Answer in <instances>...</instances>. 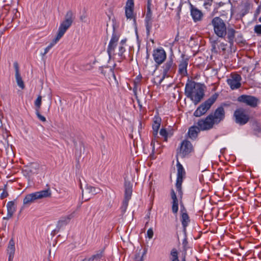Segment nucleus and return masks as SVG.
<instances>
[{"label":"nucleus","instance_id":"46","mask_svg":"<svg viewBox=\"0 0 261 261\" xmlns=\"http://www.w3.org/2000/svg\"><path fill=\"white\" fill-rule=\"evenodd\" d=\"M258 20H259V22H261V16L259 17V19H258Z\"/></svg>","mask_w":261,"mask_h":261},{"label":"nucleus","instance_id":"6","mask_svg":"<svg viewBox=\"0 0 261 261\" xmlns=\"http://www.w3.org/2000/svg\"><path fill=\"white\" fill-rule=\"evenodd\" d=\"M194 147L192 143L188 139L182 140L177 149L176 158L180 156L181 158H185L194 153Z\"/></svg>","mask_w":261,"mask_h":261},{"label":"nucleus","instance_id":"41","mask_svg":"<svg viewBox=\"0 0 261 261\" xmlns=\"http://www.w3.org/2000/svg\"><path fill=\"white\" fill-rule=\"evenodd\" d=\"M156 158V156L154 155V154H153V153H152L150 155V159L151 160H154Z\"/></svg>","mask_w":261,"mask_h":261},{"label":"nucleus","instance_id":"8","mask_svg":"<svg viewBox=\"0 0 261 261\" xmlns=\"http://www.w3.org/2000/svg\"><path fill=\"white\" fill-rule=\"evenodd\" d=\"M233 117L235 122L241 125L246 124L250 119L248 111L243 108H238L234 111Z\"/></svg>","mask_w":261,"mask_h":261},{"label":"nucleus","instance_id":"29","mask_svg":"<svg viewBox=\"0 0 261 261\" xmlns=\"http://www.w3.org/2000/svg\"><path fill=\"white\" fill-rule=\"evenodd\" d=\"M251 5L249 3H246L244 5V8L242 10V16L247 14L250 9Z\"/></svg>","mask_w":261,"mask_h":261},{"label":"nucleus","instance_id":"19","mask_svg":"<svg viewBox=\"0 0 261 261\" xmlns=\"http://www.w3.org/2000/svg\"><path fill=\"white\" fill-rule=\"evenodd\" d=\"M171 197L172 199V211L173 214H177L178 211V200L173 189L171 190Z\"/></svg>","mask_w":261,"mask_h":261},{"label":"nucleus","instance_id":"37","mask_svg":"<svg viewBox=\"0 0 261 261\" xmlns=\"http://www.w3.org/2000/svg\"><path fill=\"white\" fill-rule=\"evenodd\" d=\"M260 10H261V6H259L258 7V8L256 9V10L255 11V13H254V17L255 18H256L258 16V15L259 14Z\"/></svg>","mask_w":261,"mask_h":261},{"label":"nucleus","instance_id":"38","mask_svg":"<svg viewBox=\"0 0 261 261\" xmlns=\"http://www.w3.org/2000/svg\"><path fill=\"white\" fill-rule=\"evenodd\" d=\"M212 46V50L216 49V45L218 43L217 40H213L211 42Z\"/></svg>","mask_w":261,"mask_h":261},{"label":"nucleus","instance_id":"35","mask_svg":"<svg viewBox=\"0 0 261 261\" xmlns=\"http://www.w3.org/2000/svg\"><path fill=\"white\" fill-rule=\"evenodd\" d=\"M36 111H37L36 114H37V116H38V118H39L40 120H41L42 121H43V122H45V121H46V118H45V117H44V116H42V115L40 114V113H39V110H36Z\"/></svg>","mask_w":261,"mask_h":261},{"label":"nucleus","instance_id":"10","mask_svg":"<svg viewBox=\"0 0 261 261\" xmlns=\"http://www.w3.org/2000/svg\"><path fill=\"white\" fill-rule=\"evenodd\" d=\"M242 77L236 72H231L229 78L227 79V83L232 90L239 89L241 86Z\"/></svg>","mask_w":261,"mask_h":261},{"label":"nucleus","instance_id":"26","mask_svg":"<svg viewBox=\"0 0 261 261\" xmlns=\"http://www.w3.org/2000/svg\"><path fill=\"white\" fill-rule=\"evenodd\" d=\"M35 193L37 199L50 197L51 196V192L49 188L45 190L35 192Z\"/></svg>","mask_w":261,"mask_h":261},{"label":"nucleus","instance_id":"25","mask_svg":"<svg viewBox=\"0 0 261 261\" xmlns=\"http://www.w3.org/2000/svg\"><path fill=\"white\" fill-rule=\"evenodd\" d=\"M126 39L122 40L118 45V55L120 57V60H123L125 59L124 53L125 51Z\"/></svg>","mask_w":261,"mask_h":261},{"label":"nucleus","instance_id":"33","mask_svg":"<svg viewBox=\"0 0 261 261\" xmlns=\"http://www.w3.org/2000/svg\"><path fill=\"white\" fill-rule=\"evenodd\" d=\"M132 195V191L129 189H126L125 191V198L127 200L130 198Z\"/></svg>","mask_w":261,"mask_h":261},{"label":"nucleus","instance_id":"34","mask_svg":"<svg viewBox=\"0 0 261 261\" xmlns=\"http://www.w3.org/2000/svg\"><path fill=\"white\" fill-rule=\"evenodd\" d=\"M8 193L6 189H4L3 192L1 193L0 198L1 199H3L8 196Z\"/></svg>","mask_w":261,"mask_h":261},{"label":"nucleus","instance_id":"18","mask_svg":"<svg viewBox=\"0 0 261 261\" xmlns=\"http://www.w3.org/2000/svg\"><path fill=\"white\" fill-rule=\"evenodd\" d=\"M182 206L180 210V221L184 229L186 230L190 222V219L186 208L183 205Z\"/></svg>","mask_w":261,"mask_h":261},{"label":"nucleus","instance_id":"20","mask_svg":"<svg viewBox=\"0 0 261 261\" xmlns=\"http://www.w3.org/2000/svg\"><path fill=\"white\" fill-rule=\"evenodd\" d=\"M200 131L201 130L200 129V127L197 125L192 126L189 128L188 132V136L192 140H195Z\"/></svg>","mask_w":261,"mask_h":261},{"label":"nucleus","instance_id":"28","mask_svg":"<svg viewBox=\"0 0 261 261\" xmlns=\"http://www.w3.org/2000/svg\"><path fill=\"white\" fill-rule=\"evenodd\" d=\"M178 252L177 249L175 248H173L170 252V257L171 261H179L178 259Z\"/></svg>","mask_w":261,"mask_h":261},{"label":"nucleus","instance_id":"7","mask_svg":"<svg viewBox=\"0 0 261 261\" xmlns=\"http://www.w3.org/2000/svg\"><path fill=\"white\" fill-rule=\"evenodd\" d=\"M176 70V65L172 59H169L162 66V78L160 83L165 78L172 77Z\"/></svg>","mask_w":261,"mask_h":261},{"label":"nucleus","instance_id":"32","mask_svg":"<svg viewBox=\"0 0 261 261\" xmlns=\"http://www.w3.org/2000/svg\"><path fill=\"white\" fill-rule=\"evenodd\" d=\"M254 31L256 34L261 35V24L255 25Z\"/></svg>","mask_w":261,"mask_h":261},{"label":"nucleus","instance_id":"39","mask_svg":"<svg viewBox=\"0 0 261 261\" xmlns=\"http://www.w3.org/2000/svg\"><path fill=\"white\" fill-rule=\"evenodd\" d=\"M141 78H142L141 76H137V77L136 78V79L134 81L135 84H136L137 83H139L141 80Z\"/></svg>","mask_w":261,"mask_h":261},{"label":"nucleus","instance_id":"5","mask_svg":"<svg viewBox=\"0 0 261 261\" xmlns=\"http://www.w3.org/2000/svg\"><path fill=\"white\" fill-rule=\"evenodd\" d=\"M219 97V94L215 93L210 98L202 103L194 113V116L199 117L204 115L215 102Z\"/></svg>","mask_w":261,"mask_h":261},{"label":"nucleus","instance_id":"24","mask_svg":"<svg viewBox=\"0 0 261 261\" xmlns=\"http://www.w3.org/2000/svg\"><path fill=\"white\" fill-rule=\"evenodd\" d=\"M15 250V242L14 239L12 238L9 242L7 248V253L9 254V261H12L13 260Z\"/></svg>","mask_w":261,"mask_h":261},{"label":"nucleus","instance_id":"47","mask_svg":"<svg viewBox=\"0 0 261 261\" xmlns=\"http://www.w3.org/2000/svg\"><path fill=\"white\" fill-rule=\"evenodd\" d=\"M147 224H148V222H146L145 225L146 226Z\"/></svg>","mask_w":261,"mask_h":261},{"label":"nucleus","instance_id":"14","mask_svg":"<svg viewBox=\"0 0 261 261\" xmlns=\"http://www.w3.org/2000/svg\"><path fill=\"white\" fill-rule=\"evenodd\" d=\"M181 60L179 61L178 65V73L182 77L188 75L187 67L189 64V58L186 57V55L182 54Z\"/></svg>","mask_w":261,"mask_h":261},{"label":"nucleus","instance_id":"31","mask_svg":"<svg viewBox=\"0 0 261 261\" xmlns=\"http://www.w3.org/2000/svg\"><path fill=\"white\" fill-rule=\"evenodd\" d=\"M160 135L164 138L165 141H167L168 138V132L165 128H162L160 132Z\"/></svg>","mask_w":261,"mask_h":261},{"label":"nucleus","instance_id":"1","mask_svg":"<svg viewBox=\"0 0 261 261\" xmlns=\"http://www.w3.org/2000/svg\"><path fill=\"white\" fill-rule=\"evenodd\" d=\"M225 117V112L222 106L218 107L213 113H210L205 118L198 120L196 125L201 131L208 130L214 128L222 121Z\"/></svg>","mask_w":261,"mask_h":261},{"label":"nucleus","instance_id":"36","mask_svg":"<svg viewBox=\"0 0 261 261\" xmlns=\"http://www.w3.org/2000/svg\"><path fill=\"white\" fill-rule=\"evenodd\" d=\"M147 237L151 239L153 236V231L152 228H149L147 231Z\"/></svg>","mask_w":261,"mask_h":261},{"label":"nucleus","instance_id":"40","mask_svg":"<svg viewBox=\"0 0 261 261\" xmlns=\"http://www.w3.org/2000/svg\"><path fill=\"white\" fill-rule=\"evenodd\" d=\"M220 46L222 47V50L223 51H225V50H226L225 46H226V44H225L224 43H221L220 44Z\"/></svg>","mask_w":261,"mask_h":261},{"label":"nucleus","instance_id":"44","mask_svg":"<svg viewBox=\"0 0 261 261\" xmlns=\"http://www.w3.org/2000/svg\"><path fill=\"white\" fill-rule=\"evenodd\" d=\"M181 261H186V256H184Z\"/></svg>","mask_w":261,"mask_h":261},{"label":"nucleus","instance_id":"17","mask_svg":"<svg viewBox=\"0 0 261 261\" xmlns=\"http://www.w3.org/2000/svg\"><path fill=\"white\" fill-rule=\"evenodd\" d=\"M134 0H127L125 7V14L127 19L135 18V16L134 14Z\"/></svg>","mask_w":261,"mask_h":261},{"label":"nucleus","instance_id":"23","mask_svg":"<svg viewBox=\"0 0 261 261\" xmlns=\"http://www.w3.org/2000/svg\"><path fill=\"white\" fill-rule=\"evenodd\" d=\"M191 14L195 22L201 20L203 16L202 12L192 5L191 7Z\"/></svg>","mask_w":261,"mask_h":261},{"label":"nucleus","instance_id":"15","mask_svg":"<svg viewBox=\"0 0 261 261\" xmlns=\"http://www.w3.org/2000/svg\"><path fill=\"white\" fill-rule=\"evenodd\" d=\"M119 39V35L115 33H113L107 48V52L110 57L114 56L117 54L115 53V48L117 45Z\"/></svg>","mask_w":261,"mask_h":261},{"label":"nucleus","instance_id":"16","mask_svg":"<svg viewBox=\"0 0 261 261\" xmlns=\"http://www.w3.org/2000/svg\"><path fill=\"white\" fill-rule=\"evenodd\" d=\"M151 0H147V12L145 16V27L147 34H150L152 28V12L151 11Z\"/></svg>","mask_w":261,"mask_h":261},{"label":"nucleus","instance_id":"11","mask_svg":"<svg viewBox=\"0 0 261 261\" xmlns=\"http://www.w3.org/2000/svg\"><path fill=\"white\" fill-rule=\"evenodd\" d=\"M161 123V118L157 115L154 116L153 118V122H152V135L153 138L152 139L151 145L152 146V152H153L155 149L154 148V144L155 142H158V139L159 137L158 136V130L160 127Z\"/></svg>","mask_w":261,"mask_h":261},{"label":"nucleus","instance_id":"9","mask_svg":"<svg viewBox=\"0 0 261 261\" xmlns=\"http://www.w3.org/2000/svg\"><path fill=\"white\" fill-rule=\"evenodd\" d=\"M176 166L177 169V173L175 186L177 191L178 192V194L180 196V198H181L182 195L181 186L183 179L186 175V172L182 165L180 163L177 159Z\"/></svg>","mask_w":261,"mask_h":261},{"label":"nucleus","instance_id":"21","mask_svg":"<svg viewBox=\"0 0 261 261\" xmlns=\"http://www.w3.org/2000/svg\"><path fill=\"white\" fill-rule=\"evenodd\" d=\"M14 67L15 70V76L17 85L22 89H23L25 87V86L19 73V65L17 62H15L14 63Z\"/></svg>","mask_w":261,"mask_h":261},{"label":"nucleus","instance_id":"42","mask_svg":"<svg viewBox=\"0 0 261 261\" xmlns=\"http://www.w3.org/2000/svg\"><path fill=\"white\" fill-rule=\"evenodd\" d=\"M188 244V241L187 239H184L182 242V244L184 245V246H186Z\"/></svg>","mask_w":261,"mask_h":261},{"label":"nucleus","instance_id":"45","mask_svg":"<svg viewBox=\"0 0 261 261\" xmlns=\"http://www.w3.org/2000/svg\"><path fill=\"white\" fill-rule=\"evenodd\" d=\"M96 255H94L92 256V259H94V258H96Z\"/></svg>","mask_w":261,"mask_h":261},{"label":"nucleus","instance_id":"13","mask_svg":"<svg viewBox=\"0 0 261 261\" xmlns=\"http://www.w3.org/2000/svg\"><path fill=\"white\" fill-rule=\"evenodd\" d=\"M238 101L244 103L251 108H256L258 103L259 100L257 98L248 95H242L238 97Z\"/></svg>","mask_w":261,"mask_h":261},{"label":"nucleus","instance_id":"43","mask_svg":"<svg viewBox=\"0 0 261 261\" xmlns=\"http://www.w3.org/2000/svg\"><path fill=\"white\" fill-rule=\"evenodd\" d=\"M90 260H91V258H88V259L85 258V259H83L82 261H90Z\"/></svg>","mask_w":261,"mask_h":261},{"label":"nucleus","instance_id":"22","mask_svg":"<svg viewBox=\"0 0 261 261\" xmlns=\"http://www.w3.org/2000/svg\"><path fill=\"white\" fill-rule=\"evenodd\" d=\"M7 215L4 219L8 220L12 217L14 213L16 211L15 203L13 201H9L7 204Z\"/></svg>","mask_w":261,"mask_h":261},{"label":"nucleus","instance_id":"27","mask_svg":"<svg viewBox=\"0 0 261 261\" xmlns=\"http://www.w3.org/2000/svg\"><path fill=\"white\" fill-rule=\"evenodd\" d=\"M36 200H37V198L34 192L27 194L23 199V203L24 204H28L33 202Z\"/></svg>","mask_w":261,"mask_h":261},{"label":"nucleus","instance_id":"4","mask_svg":"<svg viewBox=\"0 0 261 261\" xmlns=\"http://www.w3.org/2000/svg\"><path fill=\"white\" fill-rule=\"evenodd\" d=\"M65 19L61 23L58 33L55 39L51 43L45 48L44 55L47 54L49 49L53 47L57 42L63 37L65 33L71 25L73 22V13L71 10L67 11L65 16Z\"/></svg>","mask_w":261,"mask_h":261},{"label":"nucleus","instance_id":"12","mask_svg":"<svg viewBox=\"0 0 261 261\" xmlns=\"http://www.w3.org/2000/svg\"><path fill=\"white\" fill-rule=\"evenodd\" d=\"M152 57L155 63V66L158 67L164 63L167 58V54L163 48H158L153 50Z\"/></svg>","mask_w":261,"mask_h":261},{"label":"nucleus","instance_id":"3","mask_svg":"<svg viewBox=\"0 0 261 261\" xmlns=\"http://www.w3.org/2000/svg\"><path fill=\"white\" fill-rule=\"evenodd\" d=\"M205 88L204 84L188 80L185 86V94L196 105L203 98Z\"/></svg>","mask_w":261,"mask_h":261},{"label":"nucleus","instance_id":"2","mask_svg":"<svg viewBox=\"0 0 261 261\" xmlns=\"http://www.w3.org/2000/svg\"><path fill=\"white\" fill-rule=\"evenodd\" d=\"M215 34L219 38H225L227 36V41L230 46L233 45L237 31L233 28L227 29L226 24L219 17H215L212 20Z\"/></svg>","mask_w":261,"mask_h":261},{"label":"nucleus","instance_id":"30","mask_svg":"<svg viewBox=\"0 0 261 261\" xmlns=\"http://www.w3.org/2000/svg\"><path fill=\"white\" fill-rule=\"evenodd\" d=\"M41 99L42 97L41 96L39 95L38 96L37 98L35 100V105L36 107H37V110H38L40 108L41 105Z\"/></svg>","mask_w":261,"mask_h":261}]
</instances>
